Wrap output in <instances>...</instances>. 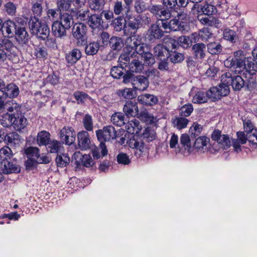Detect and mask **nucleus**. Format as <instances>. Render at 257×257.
<instances>
[{
    "instance_id": "f257e3e1",
    "label": "nucleus",
    "mask_w": 257,
    "mask_h": 257,
    "mask_svg": "<svg viewBox=\"0 0 257 257\" xmlns=\"http://www.w3.org/2000/svg\"><path fill=\"white\" fill-rule=\"evenodd\" d=\"M246 59L244 51L238 50L233 53V57H229L224 61V65L232 68L235 74H240L245 70Z\"/></svg>"
},
{
    "instance_id": "f03ea898",
    "label": "nucleus",
    "mask_w": 257,
    "mask_h": 257,
    "mask_svg": "<svg viewBox=\"0 0 257 257\" xmlns=\"http://www.w3.org/2000/svg\"><path fill=\"white\" fill-rule=\"evenodd\" d=\"M29 26L33 32L42 40H45L49 37L50 30L48 26L46 24L42 23L35 17L31 18Z\"/></svg>"
},
{
    "instance_id": "7ed1b4c3",
    "label": "nucleus",
    "mask_w": 257,
    "mask_h": 257,
    "mask_svg": "<svg viewBox=\"0 0 257 257\" xmlns=\"http://www.w3.org/2000/svg\"><path fill=\"white\" fill-rule=\"evenodd\" d=\"M126 21L127 26L125 28L128 27L132 30L131 34H135L138 29L142 27L143 25H148L151 22V18L146 15H139L134 19L133 18V13L131 14L130 18L124 17Z\"/></svg>"
},
{
    "instance_id": "20e7f679",
    "label": "nucleus",
    "mask_w": 257,
    "mask_h": 257,
    "mask_svg": "<svg viewBox=\"0 0 257 257\" xmlns=\"http://www.w3.org/2000/svg\"><path fill=\"white\" fill-rule=\"evenodd\" d=\"M221 80L227 84H230L233 90L235 91L240 90L244 85V81L240 76L232 75L230 72H226L222 75Z\"/></svg>"
},
{
    "instance_id": "39448f33",
    "label": "nucleus",
    "mask_w": 257,
    "mask_h": 257,
    "mask_svg": "<svg viewBox=\"0 0 257 257\" xmlns=\"http://www.w3.org/2000/svg\"><path fill=\"white\" fill-rule=\"evenodd\" d=\"M127 144L133 150L137 158L140 157L147 151V146L138 136L134 135L127 142Z\"/></svg>"
},
{
    "instance_id": "423d86ee",
    "label": "nucleus",
    "mask_w": 257,
    "mask_h": 257,
    "mask_svg": "<svg viewBox=\"0 0 257 257\" xmlns=\"http://www.w3.org/2000/svg\"><path fill=\"white\" fill-rule=\"evenodd\" d=\"M96 135L100 143H104L114 139L116 138V132L113 126L108 125L104 126L102 130H97Z\"/></svg>"
},
{
    "instance_id": "0eeeda50",
    "label": "nucleus",
    "mask_w": 257,
    "mask_h": 257,
    "mask_svg": "<svg viewBox=\"0 0 257 257\" xmlns=\"http://www.w3.org/2000/svg\"><path fill=\"white\" fill-rule=\"evenodd\" d=\"M87 23L92 29L93 35L98 34L99 31L103 28V22L101 15L96 14L90 15Z\"/></svg>"
},
{
    "instance_id": "6e6552de",
    "label": "nucleus",
    "mask_w": 257,
    "mask_h": 257,
    "mask_svg": "<svg viewBox=\"0 0 257 257\" xmlns=\"http://www.w3.org/2000/svg\"><path fill=\"white\" fill-rule=\"evenodd\" d=\"M86 27L82 23L76 24L72 29V35L77 40L78 45L85 44Z\"/></svg>"
},
{
    "instance_id": "1a4fd4ad",
    "label": "nucleus",
    "mask_w": 257,
    "mask_h": 257,
    "mask_svg": "<svg viewBox=\"0 0 257 257\" xmlns=\"http://www.w3.org/2000/svg\"><path fill=\"white\" fill-rule=\"evenodd\" d=\"M19 88L15 84L11 83L7 85L0 91V99H5L7 98H15L19 94Z\"/></svg>"
},
{
    "instance_id": "9d476101",
    "label": "nucleus",
    "mask_w": 257,
    "mask_h": 257,
    "mask_svg": "<svg viewBox=\"0 0 257 257\" xmlns=\"http://www.w3.org/2000/svg\"><path fill=\"white\" fill-rule=\"evenodd\" d=\"M164 36V32L159 27L157 22L151 25L147 31L146 39L150 42H154L157 39H161Z\"/></svg>"
},
{
    "instance_id": "9b49d317",
    "label": "nucleus",
    "mask_w": 257,
    "mask_h": 257,
    "mask_svg": "<svg viewBox=\"0 0 257 257\" xmlns=\"http://www.w3.org/2000/svg\"><path fill=\"white\" fill-rule=\"evenodd\" d=\"M211 138L223 149H227L230 146L231 142L229 137L227 135H221V131L219 130H215L212 134Z\"/></svg>"
},
{
    "instance_id": "f8f14e48",
    "label": "nucleus",
    "mask_w": 257,
    "mask_h": 257,
    "mask_svg": "<svg viewBox=\"0 0 257 257\" xmlns=\"http://www.w3.org/2000/svg\"><path fill=\"white\" fill-rule=\"evenodd\" d=\"M60 135L61 140L66 145H70L75 140L76 134L73 130L70 127H64L61 130Z\"/></svg>"
},
{
    "instance_id": "ddd939ff",
    "label": "nucleus",
    "mask_w": 257,
    "mask_h": 257,
    "mask_svg": "<svg viewBox=\"0 0 257 257\" xmlns=\"http://www.w3.org/2000/svg\"><path fill=\"white\" fill-rule=\"evenodd\" d=\"M148 10L158 19H161L162 17L165 19H168L171 16L169 10L164 9L161 5H149Z\"/></svg>"
},
{
    "instance_id": "4468645a",
    "label": "nucleus",
    "mask_w": 257,
    "mask_h": 257,
    "mask_svg": "<svg viewBox=\"0 0 257 257\" xmlns=\"http://www.w3.org/2000/svg\"><path fill=\"white\" fill-rule=\"evenodd\" d=\"M149 84L148 78L143 75H137L134 77L132 86L134 89L140 91L146 90Z\"/></svg>"
},
{
    "instance_id": "2eb2a0df",
    "label": "nucleus",
    "mask_w": 257,
    "mask_h": 257,
    "mask_svg": "<svg viewBox=\"0 0 257 257\" xmlns=\"http://www.w3.org/2000/svg\"><path fill=\"white\" fill-rule=\"evenodd\" d=\"M0 171L4 174L19 173L20 168L18 165L11 163L8 160L4 159L0 162Z\"/></svg>"
},
{
    "instance_id": "dca6fc26",
    "label": "nucleus",
    "mask_w": 257,
    "mask_h": 257,
    "mask_svg": "<svg viewBox=\"0 0 257 257\" xmlns=\"http://www.w3.org/2000/svg\"><path fill=\"white\" fill-rule=\"evenodd\" d=\"M123 110L128 117H134L139 114L137 103L135 101H127L123 106Z\"/></svg>"
},
{
    "instance_id": "f3484780",
    "label": "nucleus",
    "mask_w": 257,
    "mask_h": 257,
    "mask_svg": "<svg viewBox=\"0 0 257 257\" xmlns=\"http://www.w3.org/2000/svg\"><path fill=\"white\" fill-rule=\"evenodd\" d=\"M78 146L82 150H86L89 148L90 140L88 133L86 131L79 132L77 135Z\"/></svg>"
},
{
    "instance_id": "a211bd4d",
    "label": "nucleus",
    "mask_w": 257,
    "mask_h": 257,
    "mask_svg": "<svg viewBox=\"0 0 257 257\" xmlns=\"http://www.w3.org/2000/svg\"><path fill=\"white\" fill-rule=\"evenodd\" d=\"M170 30L174 31H180L185 34L188 31L189 27L185 22H179L178 20L174 19L169 22Z\"/></svg>"
},
{
    "instance_id": "6ab92c4d",
    "label": "nucleus",
    "mask_w": 257,
    "mask_h": 257,
    "mask_svg": "<svg viewBox=\"0 0 257 257\" xmlns=\"http://www.w3.org/2000/svg\"><path fill=\"white\" fill-rule=\"evenodd\" d=\"M65 27L58 21H55L52 25V32L55 37L62 38L66 36V30H68Z\"/></svg>"
},
{
    "instance_id": "aec40b11",
    "label": "nucleus",
    "mask_w": 257,
    "mask_h": 257,
    "mask_svg": "<svg viewBox=\"0 0 257 257\" xmlns=\"http://www.w3.org/2000/svg\"><path fill=\"white\" fill-rule=\"evenodd\" d=\"M155 56L160 60H166L169 58V52L163 45L159 44L154 48Z\"/></svg>"
},
{
    "instance_id": "412c9836",
    "label": "nucleus",
    "mask_w": 257,
    "mask_h": 257,
    "mask_svg": "<svg viewBox=\"0 0 257 257\" xmlns=\"http://www.w3.org/2000/svg\"><path fill=\"white\" fill-rule=\"evenodd\" d=\"M138 101L142 104L152 106L157 103L158 98L157 96L147 93L139 95L138 97Z\"/></svg>"
},
{
    "instance_id": "4be33fe9",
    "label": "nucleus",
    "mask_w": 257,
    "mask_h": 257,
    "mask_svg": "<svg viewBox=\"0 0 257 257\" xmlns=\"http://www.w3.org/2000/svg\"><path fill=\"white\" fill-rule=\"evenodd\" d=\"M209 142V138L204 136L198 137L194 143V148L197 152H204Z\"/></svg>"
},
{
    "instance_id": "5701e85b",
    "label": "nucleus",
    "mask_w": 257,
    "mask_h": 257,
    "mask_svg": "<svg viewBox=\"0 0 257 257\" xmlns=\"http://www.w3.org/2000/svg\"><path fill=\"white\" fill-rule=\"evenodd\" d=\"M2 27L1 31L5 37H10V35H13L17 30L15 24L10 20L6 21L2 25Z\"/></svg>"
},
{
    "instance_id": "b1692460",
    "label": "nucleus",
    "mask_w": 257,
    "mask_h": 257,
    "mask_svg": "<svg viewBox=\"0 0 257 257\" xmlns=\"http://www.w3.org/2000/svg\"><path fill=\"white\" fill-rule=\"evenodd\" d=\"M193 54L196 59H202L206 54V45L203 43H197L193 45L192 47Z\"/></svg>"
},
{
    "instance_id": "393cba45",
    "label": "nucleus",
    "mask_w": 257,
    "mask_h": 257,
    "mask_svg": "<svg viewBox=\"0 0 257 257\" xmlns=\"http://www.w3.org/2000/svg\"><path fill=\"white\" fill-rule=\"evenodd\" d=\"M94 159H98L107 155L108 151L104 143H100L98 147H95L91 150Z\"/></svg>"
},
{
    "instance_id": "a878e982",
    "label": "nucleus",
    "mask_w": 257,
    "mask_h": 257,
    "mask_svg": "<svg viewBox=\"0 0 257 257\" xmlns=\"http://www.w3.org/2000/svg\"><path fill=\"white\" fill-rule=\"evenodd\" d=\"M81 57L80 51L75 48L66 54L65 58L68 63L73 65L76 63Z\"/></svg>"
},
{
    "instance_id": "bb28decb",
    "label": "nucleus",
    "mask_w": 257,
    "mask_h": 257,
    "mask_svg": "<svg viewBox=\"0 0 257 257\" xmlns=\"http://www.w3.org/2000/svg\"><path fill=\"white\" fill-rule=\"evenodd\" d=\"M169 41L173 48H175L176 47L178 43H179L180 45L184 48L189 47L192 44L189 37L185 36L180 37L178 38V42H177L175 40L172 38L169 39Z\"/></svg>"
},
{
    "instance_id": "cd10ccee",
    "label": "nucleus",
    "mask_w": 257,
    "mask_h": 257,
    "mask_svg": "<svg viewBox=\"0 0 257 257\" xmlns=\"http://www.w3.org/2000/svg\"><path fill=\"white\" fill-rule=\"evenodd\" d=\"M16 38L20 44H26L29 39V35L24 27L19 28L16 31Z\"/></svg>"
},
{
    "instance_id": "c85d7f7f",
    "label": "nucleus",
    "mask_w": 257,
    "mask_h": 257,
    "mask_svg": "<svg viewBox=\"0 0 257 257\" xmlns=\"http://www.w3.org/2000/svg\"><path fill=\"white\" fill-rule=\"evenodd\" d=\"M141 41V39L137 38L136 36H132L127 38L125 40V51L131 53L133 52Z\"/></svg>"
},
{
    "instance_id": "c756f323",
    "label": "nucleus",
    "mask_w": 257,
    "mask_h": 257,
    "mask_svg": "<svg viewBox=\"0 0 257 257\" xmlns=\"http://www.w3.org/2000/svg\"><path fill=\"white\" fill-rule=\"evenodd\" d=\"M50 141V134L48 132L42 131L38 134L37 142L39 146L47 145Z\"/></svg>"
},
{
    "instance_id": "7c9ffc66",
    "label": "nucleus",
    "mask_w": 257,
    "mask_h": 257,
    "mask_svg": "<svg viewBox=\"0 0 257 257\" xmlns=\"http://www.w3.org/2000/svg\"><path fill=\"white\" fill-rule=\"evenodd\" d=\"M13 125L14 128L17 131H21L24 128L27 124V119L23 115L15 117L14 116Z\"/></svg>"
},
{
    "instance_id": "2f4dec72",
    "label": "nucleus",
    "mask_w": 257,
    "mask_h": 257,
    "mask_svg": "<svg viewBox=\"0 0 257 257\" xmlns=\"http://www.w3.org/2000/svg\"><path fill=\"white\" fill-rule=\"evenodd\" d=\"M48 145L51 153H57L58 154L63 151V145L58 141L51 140Z\"/></svg>"
},
{
    "instance_id": "473e14b6",
    "label": "nucleus",
    "mask_w": 257,
    "mask_h": 257,
    "mask_svg": "<svg viewBox=\"0 0 257 257\" xmlns=\"http://www.w3.org/2000/svg\"><path fill=\"white\" fill-rule=\"evenodd\" d=\"M88 6L95 12H99L102 10L105 4V0H88Z\"/></svg>"
},
{
    "instance_id": "72a5a7b5",
    "label": "nucleus",
    "mask_w": 257,
    "mask_h": 257,
    "mask_svg": "<svg viewBox=\"0 0 257 257\" xmlns=\"http://www.w3.org/2000/svg\"><path fill=\"white\" fill-rule=\"evenodd\" d=\"M245 70L251 75H254L257 72V62L251 58H246Z\"/></svg>"
},
{
    "instance_id": "f704fd0d",
    "label": "nucleus",
    "mask_w": 257,
    "mask_h": 257,
    "mask_svg": "<svg viewBox=\"0 0 257 257\" xmlns=\"http://www.w3.org/2000/svg\"><path fill=\"white\" fill-rule=\"evenodd\" d=\"M59 22L62 23L65 27V29H69L73 23L72 17L67 13L61 14Z\"/></svg>"
},
{
    "instance_id": "c9c22d12",
    "label": "nucleus",
    "mask_w": 257,
    "mask_h": 257,
    "mask_svg": "<svg viewBox=\"0 0 257 257\" xmlns=\"http://www.w3.org/2000/svg\"><path fill=\"white\" fill-rule=\"evenodd\" d=\"M139 118L147 123H153L157 121V118L154 117L147 110H143L139 113Z\"/></svg>"
},
{
    "instance_id": "e433bc0d",
    "label": "nucleus",
    "mask_w": 257,
    "mask_h": 257,
    "mask_svg": "<svg viewBox=\"0 0 257 257\" xmlns=\"http://www.w3.org/2000/svg\"><path fill=\"white\" fill-rule=\"evenodd\" d=\"M5 140L11 146L19 145L21 143L20 136L16 133H12L6 135Z\"/></svg>"
},
{
    "instance_id": "4c0bfd02",
    "label": "nucleus",
    "mask_w": 257,
    "mask_h": 257,
    "mask_svg": "<svg viewBox=\"0 0 257 257\" xmlns=\"http://www.w3.org/2000/svg\"><path fill=\"white\" fill-rule=\"evenodd\" d=\"M208 100L206 92L199 91L193 96L192 102L194 103H203Z\"/></svg>"
},
{
    "instance_id": "58836bf2",
    "label": "nucleus",
    "mask_w": 257,
    "mask_h": 257,
    "mask_svg": "<svg viewBox=\"0 0 257 257\" xmlns=\"http://www.w3.org/2000/svg\"><path fill=\"white\" fill-rule=\"evenodd\" d=\"M109 45L113 50L119 51L123 47L124 44L121 38L117 37H112L109 40Z\"/></svg>"
},
{
    "instance_id": "ea45409f",
    "label": "nucleus",
    "mask_w": 257,
    "mask_h": 257,
    "mask_svg": "<svg viewBox=\"0 0 257 257\" xmlns=\"http://www.w3.org/2000/svg\"><path fill=\"white\" fill-rule=\"evenodd\" d=\"M125 129L127 133L131 134L138 133L140 130L139 121L135 119L129 121L125 125Z\"/></svg>"
},
{
    "instance_id": "a19ab883",
    "label": "nucleus",
    "mask_w": 257,
    "mask_h": 257,
    "mask_svg": "<svg viewBox=\"0 0 257 257\" xmlns=\"http://www.w3.org/2000/svg\"><path fill=\"white\" fill-rule=\"evenodd\" d=\"M60 154V155L59 154L57 155L56 158V163L59 167H65L69 164L70 158L66 154L62 153Z\"/></svg>"
},
{
    "instance_id": "79ce46f5",
    "label": "nucleus",
    "mask_w": 257,
    "mask_h": 257,
    "mask_svg": "<svg viewBox=\"0 0 257 257\" xmlns=\"http://www.w3.org/2000/svg\"><path fill=\"white\" fill-rule=\"evenodd\" d=\"M208 52L212 55L218 54L222 51V47L218 42L209 43L207 45Z\"/></svg>"
},
{
    "instance_id": "37998d69",
    "label": "nucleus",
    "mask_w": 257,
    "mask_h": 257,
    "mask_svg": "<svg viewBox=\"0 0 257 257\" xmlns=\"http://www.w3.org/2000/svg\"><path fill=\"white\" fill-rule=\"evenodd\" d=\"M133 54L131 52L125 51L123 54H122L119 57L118 62L121 68L126 67L130 63V57L132 56Z\"/></svg>"
},
{
    "instance_id": "c03bdc74",
    "label": "nucleus",
    "mask_w": 257,
    "mask_h": 257,
    "mask_svg": "<svg viewBox=\"0 0 257 257\" xmlns=\"http://www.w3.org/2000/svg\"><path fill=\"white\" fill-rule=\"evenodd\" d=\"M223 35L224 39L229 41L232 43H234L238 40L236 32L229 29H225Z\"/></svg>"
},
{
    "instance_id": "a18cd8bd",
    "label": "nucleus",
    "mask_w": 257,
    "mask_h": 257,
    "mask_svg": "<svg viewBox=\"0 0 257 257\" xmlns=\"http://www.w3.org/2000/svg\"><path fill=\"white\" fill-rule=\"evenodd\" d=\"M148 5L145 0H136L135 2V9L138 14H141L148 10Z\"/></svg>"
},
{
    "instance_id": "49530a36",
    "label": "nucleus",
    "mask_w": 257,
    "mask_h": 257,
    "mask_svg": "<svg viewBox=\"0 0 257 257\" xmlns=\"http://www.w3.org/2000/svg\"><path fill=\"white\" fill-rule=\"evenodd\" d=\"M111 122L115 125L121 126L124 124L123 114L121 112L113 114L111 117Z\"/></svg>"
},
{
    "instance_id": "de8ad7c7",
    "label": "nucleus",
    "mask_w": 257,
    "mask_h": 257,
    "mask_svg": "<svg viewBox=\"0 0 257 257\" xmlns=\"http://www.w3.org/2000/svg\"><path fill=\"white\" fill-rule=\"evenodd\" d=\"M100 45L97 42L90 43L85 47V52L87 55H93L98 51Z\"/></svg>"
},
{
    "instance_id": "09e8293b",
    "label": "nucleus",
    "mask_w": 257,
    "mask_h": 257,
    "mask_svg": "<svg viewBox=\"0 0 257 257\" xmlns=\"http://www.w3.org/2000/svg\"><path fill=\"white\" fill-rule=\"evenodd\" d=\"M13 114L6 113L0 116V123L4 127H9L13 124Z\"/></svg>"
},
{
    "instance_id": "8fccbe9b",
    "label": "nucleus",
    "mask_w": 257,
    "mask_h": 257,
    "mask_svg": "<svg viewBox=\"0 0 257 257\" xmlns=\"http://www.w3.org/2000/svg\"><path fill=\"white\" fill-rule=\"evenodd\" d=\"M25 152L28 158L37 160L40 157L39 150L37 147H29L25 150Z\"/></svg>"
},
{
    "instance_id": "3c124183",
    "label": "nucleus",
    "mask_w": 257,
    "mask_h": 257,
    "mask_svg": "<svg viewBox=\"0 0 257 257\" xmlns=\"http://www.w3.org/2000/svg\"><path fill=\"white\" fill-rule=\"evenodd\" d=\"M180 143L185 150L189 152L191 150L190 139L188 135L184 134L180 138Z\"/></svg>"
},
{
    "instance_id": "603ef678",
    "label": "nucleus",
    "mask_w": 257,
    "mask_h": 257,
    "mask_svg": "<svg viewBox=\"0 0 257 257\" xmlns=\"http://www.w3.org/2000/svg\"><path fill=\"white\" fill-rule=\"evenodd\" d=\"M128 70L132 72H139L143 69V64L137 60H134L128 65Z\"/></svg>"
},
{
    "instance_id": "864d4df0",
    "label": "nucleus",
    "mask_w": 257,
    "mask_h": 257,
    "mask_svg": "<svg viewBox=\"0 0 257 257\" xmlns=\"http://www.w3.org/2000/svg\"><path fill=\"white\" fill-rule=\"evenodd\" d=\"M73 0H58L57 6L60 11H67L71 9Z\"/></svg>"
},
{
    "instance_id": "5fc2aeb1",
    "label": "nucleus",
    "mask_w": 257,
    "mask_h": 257,
    "mask_svg": "<svg viewBox=\"0 0 257 257\" xmlns=\"http://www.w3.org/2000/svg\"><path fill=\"white\" fill-rule=\"evenodd\" d=\"M201 10L204 15L208 16L214 14L216 10V8L214 6L207 3L201 5Z\"/></svg>"
},
{
    "instance_id": "6e6d98bb",
    "label": "nucleus",
    "mask_w": 257,
    "mask_h": 257,
    "mask_svg": "<svg viewBox=\"0 0 257 257\" xmlns=\"http://www.w3.org/2000/svg\"><path fill=\"white\" fill-rule=\"evenodd\" d=\"M200 39L203 41H208L212 37L213 34L208 28H203L199 31Z\"/></svg>"
},
{
    "instance_id": "4d7b16f0",
    "label": "nucleus",
    "mask_w": 257,
    "mask_h": 257,
    "mask_svg": "<svg viewBox=\"0 0 257 257\" xmlns=\"http://www.w3.org/2000/svg\"><path fill=\"white\" fill-rule=\"evenodd\" d=\"M174 125L178 129H182L187 126L188 123V119L183 117L176 118L174 120Z\"/></svg>"
},
{
    "instance_id": "13d9d810",
    "label": "nucleus",
    "mask_w": 257,
    "mask_h": 257,
    "mask_svg": "<svg viewBox=\"0 0 257 257\" xmlns=\"http://www.w3.org/2000/svg\"><path fill=\"white\" fill-rule=\"evenodd\" d=\"M144 138L146 139L148 142L155 139L156 134L153 129L147 128L145 129L142 135Z\"/></svg>"
},
{
    "instance_id": "bf43d9fd",
    "label": "nucleus",
    "mask_w": 257,
    "mask_h": 257,
    "mask_svg": "<svg viewBox=\"0 0 257 257\" xmlns=\"http://www.w3.org/2000/svg\"><path fill=\"white\" fill-rule=\"evenodd\" d=\"M168 56L170 61L174 63L181 62L184 59V55L182 54L175 52L172 53H169Z\"/></svg>"
},
{
    "instance_id": "052dcab7",
    "label": "nucleus",
    "mask_w": 257,
    "mask_h": 257,
    "mask_svg": "<svg viewBox=\"0 0 257 257\" xmlns=\"http://www.w3.org/2000/svg\"><path fill=\"white\" fill-rule=\"evenodd\" d=\"M12 155V151L8 147H4L0 150V160H8Z\"/></svg>"
},
{
    "instance_id": "680f3d73",
    "label": "nucleus",
    "mask_w": 257,
    "mask_h": 257,
    "mask_svg": "<svg viewBox=\"0 0 257 257\" xmlns=\"http://www.w3.org/2000/svg\"><path fill=\"white\" fill-rule=\"evenodd\" d=\"M119 96L126 99H132L135 97V94L131 88H125L118 91Z\"/></svg>"
},
{
    "instance_id": "e2e57ef3",
    "label": "nucleus",
    "mask_w": 257,
    "mask_h": 257,
    "mask_svg": "<svg viewBox=\"0 0 257 257\" xmlns=\"http://www.w3.org/2000/svg\"><path fill=\"white\" fill-rule=\"evenodd\" d=\"M34 54L38 58H46L48 55L45 48L38 46L35 48Z\"/></svg>"
},
{
    "instance_id": "0e129e2a",
    "label": "nucleus",
    "mask_w": 257,
    "mask_h": 257,
    "mask_svg": "<svg viewBox=\"0 0 257 257\" xmlns=\"http://www.w3.org/2000/svg\"><path fill=\"white\" fill-rule=\"evenodd\" d=\"M141 57L144 61V63L146 65H151L155 63V59L152 53L149 52V50L147 51Z\"/></svg>"
},
{
    "instance_id": "69168bd1",
    "label": "nucleus",
    "mask_w": 257,
    "mask_h": 257,
    "mask_svg": "<svg viewBox=\"0 0 257 257\" xmlns=\"http://www.w3.org/2000/svg\"><path fill=\"white\" fill-rule=\"evenodd\" d=\"M193 110V106L191 104L188 103L182 106L180 108V113L182 116H188Z\"/></svg>"
},
{
    "instance_id": "338daca9",
    "label": "nucleus",
    "mask_w": 257,
    "mask_h": 257,
    "mask_svg": "<svg viewBox=\"0 0 257 257\" xmlns=\"http://www.w3.org/2000/svg\"><path fill=\"white\" fill-rule=\"evenodd\" d=\"M73 95L78 103H83L85 100L90 98L86 93L82 91L75 92Z\"/></svg>"
},
{
    "instance_id": "774afa93",
    "label": "nucleus",
    "mask_w": 257,
    "mask_h": 257,
    "mask_svg": "<svg viewBox=\"0 0 257 257\" xmlns=\"http://www.w3.org/2000/svg\"><path fill=\"white\" fill-rule=\"evenodd\" d=\"M248 142L252 145H257V130H252L246 133Z\"/></svg>"
}]
</instances>
